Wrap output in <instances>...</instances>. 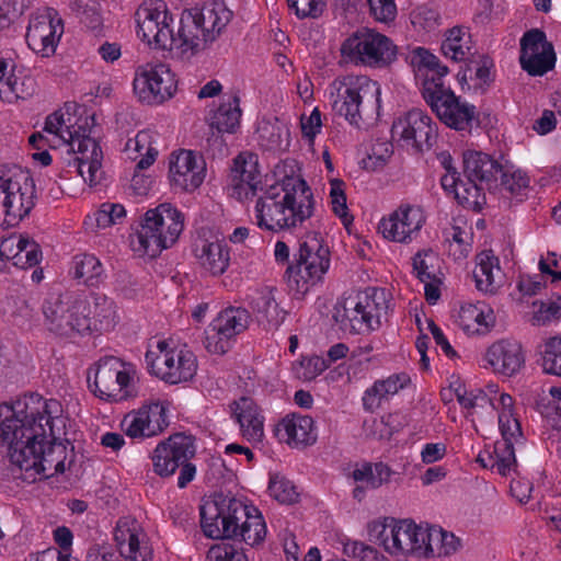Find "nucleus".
<instances>
[{
  "label": "nucleus",
  "instance_id": "f257e3e1",
  "mask_svg": "<svg viewBox=\"0 0 561 561\" xmlns=\"http://www.w3.org/2000/svg\"><path fill=\"white\" fill-rule=\"evenodd\" d=\"M66 417L58 400L28 393L12 403H0V440L7 457L28 482L66 470Z\"/></svg>",
  "mask_w": 561,
  "mask_h": 561
},
{
  "label": "nucleus",
  "instance_id": "f03ea898",
  "mask_svg": "<svg viewBox=\"0 0 561 561\" xmlns=\"http://www.w3.org/2000/svg\"><path fill=\"white\" fill-rule=\"evenodd\" d=\"M232 16V11L218 0L201 9L184 10L178 33L174 34L170 26L173 18L161 0L140 5L135 13L137 34L144 42L159 49H179L191 56L214 43Z\"/></svg>",
  "mask_w": 561,
  "mask_h": 561
},
{
  "label": "nucleus",
  "instance_id": "7ed1b4c3",
  "mask_svg": "<svg viewBox=\"0 0 561 561\" xmlns=\"http://www.w3.org/2000/svg\"><path fill=\"white\" fill-rule=\"evenodd\" d=\"M201 527L213 539H238L251 547L261 543L266 536L262 514L254 506L245 505L231 493L218 492L201 507Z\"/></svg>",
  "mask_w": 561,
  "mask_h": 561
},
{
  "label": "nucleus",
  "instance_id": "20e7f679",
  "mask_svg": "<svg viewBox=\"0 0 561 561\" xmlns=\"http://www.w3.org/2000/svg\"><path fill=\"white\" fill-rule=\"evenodd\" d=\"M314 211L311 188L301 178L286 176L282 184L266 188L255 203L256 224L273 232L301 225Z\"/></svg>",
  "mask_w": 561,
  "mask_h": 561
},
{
  "label": "nucleus",
  "instance_id": "39448f33",
  "mask_svg": "<svg viewBox=\"0 0 561 561\" xmlns=\"http://www.w3.org/2000/svg\"><path fill=\"white\" fill-rule=\"evenodd\" d=\"M380 85L366 76H347L337 82L333 111L351 125L375 121L380 110Z\"/></svg>",
  "mask_w": 561,
  "mask_h": 561
},
{
  "label": "nucleus",
  "instance_id": "423d86ee",
  "mask_svg": "<svg viewBox=\"0 0 561 561\" xmlns=\"http://www.w3.org/2000/svg\"><path fill=\"white\" fill-rule=\"evenodd\" d=\"M183 230L182 214L169 203L146 211L144 220L131 239L135 252L150 257L172 247Z\"/></svg>",
  "mask_w": 561,
  "mask_h": 561
},
{
  "label": "nucleus",
  "instance_id": "0eeeda50",
  "mask_svg": "<svg viewBox=\"0 0 561 561\" xmlns=\"http://www.w3.org/2000/svg\"><path fill=\"white\" fill-rule=\"evenodd\" d=\"M42 311L45 325L60 336H72L91 330V309L87 297L76 291L49 293Z\"/></svg>",
  "mask_w": 561,
  "mask_h": 561
},
{
  "label": "nucleus",
  "instance_id": "6e6552de",
  "mask_svg": "<svg viewBox=\"0 0 561 561\" xmlns=\"http://www.w3.org/2000/svg\"><path fill=\"white\" fill-rule=\"evenodd\" d=\"M195 455V436L185 432L174 433L153 449V472L161 478H169L179 470L178 486L184 489L196 476V466L192 462Z\"/></svg>",
  "mask_w": 561,
  "mask_h": 561
},
{
  "label": "nucleus",
  "instance_id": "1a4fd4ad",
  "mask_svg": "<svg viewBox=\"0 0 561 561\" xmlns=\"http://www.w3.org/2000/svg\"><path fill=\"white\" fill-rule=\"evenodd\" d=\"M294 257L286 271L288 287L295 296H304L329 270L330 251L321 236L311 232L300 242Z\"/></svg>",
  "mask_w": 561,
  "mask_h": 561
},
{
  "label": "nucleus",
  "instance_id": "9d476101",
  "mask_svg": "<svg viewBox=\"0 0 561 561\" xmlns=\"http://www.w3.org/2000/svg\"><path fill=\"white\" fill-rule=\"evenodd\" d=\"M387 310L385 290L373 289L371 294L358 293L337 302L333 319L344 332L365 333L379 328L380 318Z\"/></svg>",
  "mask_w": 561,
  "mask_h": 561
},
{
  "label": "nucleus",
  "instance_id": "9b49d317",
  "mask_svg": "<svg viewBox=\"0 0 561 561\" xmlns=\"http://www.w3.org/2000/svg\"><path fill=\"white\" fill-rule=\"evenodd\" d=\"M37 193L31 173L16 168L0 178V228L18 226L35 207Z\"/></svg>",
  "mask_w": 561,
  "mask_h": 561
},
{
  "label": "nucleus",
  "instance_id": "f8f14e48",
  "mask_svg": "<svg viewBox=\"0 0 561 561\" xmlns=\"http://www.w3.org/2000/svg\"><path fill=\"white\" fill-rule=\"evenodd\" d=\"M436 80L426 81L422 89V95L439 121L458 131L470 133L473 127H479L481 122L476 106L461 102L450 87H446L444 82L439 81V78Z\"/></svg>",
  "mask_w": 561,
  "mask_h": 561
},
{
  "label": "nucleus",
  "instance_id": "ddd939ff",
  "mask_svg": "<svg viewBox=\"0 0 561 561\" xmlns=\"http://www.w3.org/2000/svg\"><path fill=\"white\" fill-rule=\"evenodd\" d=\"M343 57L369 67H386L397 58V46L386 35L371 31H357L341 45Z\"/></svg>",
  "mask_w": 561,
  "mask_h": 561
},
{
  "label": "nucleus",
  "instance_id": "4468645a",
  "mask_svg": "<svg viewBox=\"0 0 561 561\" xmlns=\"http://www.w3.org/2000/svg\"><path fill=\"white\" fill-rule=\"evenodd\" d=\"M369 535L376 537L390 554H414L420 557L424 545V526L412 519H390L388 524L375 522L369 525Z\"/></svg>",
  "mask_w": 561,
  "mask_h": 561
},
{
  "label": "nucleus",
  "instance_id": "2eb2a0df",
  "mask_svg": "<svg viewBox=\"0 0 561 561\" xmlns=\"http://www.w3.org/2000/svg\"><path fill=\"white\" fill-rule=\"evenodd\" d=\"M133 87L140 102L161 104L175 93L176 80L168 65L146 64L136 70Z\"/></svg>",
  "mask_w": 561,
  "mask_h": 561
},
{
  "label": "nucleus",
  "instance_id": "dca6fc26",
  "mask_svg": "<svg viewBox=\"0 0 561 561\" xmlns=\"http://www.w3.org/2000/svg\"><path fill=\"white\" fill-rule=\"evenodd\" d=\"M147 368L169 385H178L193 379L197 371V359L188 350H178L156 354L148 351L145 356Z\"/></svg>",
  "mask_w": 561,
  "mask_h": 561
},
{
  "label": "nucleus",
  "instance_id": "f3484780",
  "mask_svg": "<svg viewBox=\"0 0 561 561\" xmlns=\"http://www.w3.org/2000/svg\"><path fill=\"white\" fill-rule=\"evenodd\" d=\"M249 311L241 307H229L219 312L205 331V348L222 355L231 348L236 335L244 332L250 323Z\"/></svg>",
  "mask_w": 561,
  "mask_h": 561
},
{
  "label": "nucleus",
  "instance_id": "a211bd4d",
  "mask_svg": "<svg viewBox=\"0 0 561 561\" xmlns=\"http://www.w3.org/2000/svg\"><path fill=\"white\" fill-rule=\"evenodd\" d=\"M391 138L402 147H411L421 152L433 147L436 140V126L428 115L413 108L393 121Z\"/></svg>",
  "mask_w": 561,
  "mask_h": 561
},
{
  "label": "nucleus",
  "instance_id": "6ab92c4d",
  "mask_svg": "<svg viewBox=\"0 0 561 561\" xmlns=\"http://www.w3.org/2000/svg\"><path fill=\"white\" fill-rule=\"evenodd\" d=\"M129 381L125 364L116 356H104L96 363L94 381L89 383V388L102 400L118 402L130 396Z\"/></svg>",
  "mask_w": 561,
  "mask_h": 561
},
{
  "label": "nucleus",
  "instance_id": "aec40b11",
  "mask_svg": "<svg viewBox=\"0 0 561 561\" xmlns=\"http://www.w3.org/2000/svg\"><path fill=\"white\" fill-rule=\"evenodd\" d=\"M170 425L169 403L152 401L127 413L122 427L131 438H150L162 434Z\"/></svg>",
  "mask_w": 561,
  "mask_h": 561
},
{
  "label": "nucleus",
  "instance_id": "412c9836",
  "mask_svg": "<svg viewBox=\"0 0 561 561\" xmlns=\"http://www.w3.org/2000/svg\"><path fill=\"white\" fill-rule=\"evenodd\" d=\"M64 33L62 20L55 9L47 8L31 19L25 35L28 47L43 57L51 56Z\"/></svg>",
  "mask_w": 561,
  "mask_h": 561
},
{
  "label": "nucleus",
  "instance_id": "4be33fe9",
  "mask_svg": "<svg viewBox=\"0 0 561 561\" xmlns=\"http://www.w3.org/2000/svg\"><path fill=\"white\" fill-rule=\"evenodd\" d=\"M425 217L420 207L402 205L388 218H383L378 226L386 239L396 242H408L420 231Z\"/></svg>",
  "mask_w": 561,
  "mask_h": 561
},
{
  "label": "nucleus",
  "instance_id": "5701e85b",
  "mask_svg": "<svg viewBox=\"0 0 561 561\" xmlns=\"http://www.w3.org/2000/svg\"><path fill=\"white\" fill-rule=\"evenodd\" d=\"M169 178L171 184L181 191L193 192L203 183L205 163L190 150L171 154Z\"/></svg>",
  "mask_w": 561,
  "mask_h": 561
},
{
  "label": "nucleus",
  "instance_id": "b1692460",
  "mask_svg": "<svg viewBox=\"0 0 561 561\" xmlns=\"http://www.w3.org/2000/svg\"><path fill=\"white\" fill-rule=\"evenodd\" d=\"M485 359L495 373L506 377L515 376L525 365L522 345L508 340L493 343L485 353Z\"/></svg>",
  "mask_w": 561,
  "mask_h": 561
},
{
  "label": "nucleus",
  "instance_id": "393cba45",
  "mask_svg": "<svg viewBox=\"0 0 561 561\" xmlns=\"http://www.w3.org/2000/svg\"><path fill=\"white\" fill-rule=\"evenodd\" d=\"M0 255L22 270L37 265L43 257L39 244L23 234L0 239Z\"/></svg>",
  "mask_w": 561,
  "mask_h": 561
},
{
  "label": "nucleus",
  "instance_id": "a878e982",
  "mask_svg": "<svg viewBox=\"0 0 561 561\" xmlns=\"http://www.w3.org/2000/svg\"><path fill=\"white\" fill-rule=\"evenodd\" d=\"M502 167L488 153L480 151L463 153V173L467 180L484 183L489 188L497 187Z\"/></svg>",
  "mask_w": 561,
  "mask_h": 561
},
{
  "label": "nucleus",
  "instance_id": "bb28decb",
  "mask_svg": "<svg viewBox=\"0 0 561 561\" xmlns=\"http://www.w3.org/2000/svg\"><path fill=\"white\" fill-rule=\"evenodd\" d=\"M73 151L79 154L75 162L80 176L90 186L99 184L103 178V152L99 142L94 138L80 139Z\"/></svg>",
  "mask_w": 561,
  "mask_h": 561
},
{
  "label": "nucleus",
  "instance_id": "cd10ccee",
  "mask_svg": "<svg viewBox=\"0 0 561 561\" xmlns=\"http://www.w3.org/2000/svg\"><path fill=\"white\" fill-rule=\"evenodd\" d=\"M139 526L133 522L129 526L127 522H118L114 533V538L119 549L121 557L127 561H149L152 551L147 543L139 539Z\"/></svg>",
  "mask_w": 561,
  "mask_h": 561
},
{
  "label": "nucleus",
  "instance_id": "c85d7f7f",
  "mask_svg": "<svg viewBox=\"0 0 561 561\" xmlns=\"http://www.w3.org/2000/svg\"><path fill=\"white\" fill-rule=\"evenodd\" d=\"M313 424L309 415H288L277 425V435L289 445H312L317 440Z\"/></svg>",
  "mask_w": 561,
  "mask_h": 561
},
{
  "label": "nucleus",
  "instance_id": "c756f323",
  "mask_svg": "<svg viewBox=\"0 0 561 561\" xmlns=\"http://www.w3.org/2000/svg\"><path fill=\"white\" fill-rule=\"evenodd\" d=\"M194 253L199 265L213 276L221 275L229 266V249L219 241L201 240L195 244Z\"/></svg>",
  "mask_w": 561,
  "mask_h": 561
},
{
  "label": "nucleus",
  "instance_id": "7c9ffc66",
  "mask_svg": "<svg viewBox=\"0 0 561 561\" xmlns=\"http://www.w3.org/2000/svg\"><path fill=\"white\" fill-rule=\"evenodd\" d=\"M233 415L240 424L243 436L249 440H260L263 436V417L255 402L248 397H241L233 402Z\"/></svg>",
  "mask_w": 561,
  "mask_h": 561
},
{
  "label": "nucleus",
  "instance_id": "2f4dec72",
  "mask_svg": "<svg viewBox=\"0 0 561 561\" xmlns=\"http://www.w3.org/2000/svg\"><path fill=\"white\" fill-rule=\"evenodd\" d=\"M251 308L265 330L278 328L285 319V312L278 308L272 290L256 293L251 299Z\"/></svg>",
  "mask_w": 561,
  "mask_h": 561
},
{
  "label": "nucleus",
  "instance_id": "473e14b6",
  "mask_svg": "<svg viewBox=\"0 0 561 561\" xmlns=\"http://www.w3.org/2000/svg\"><path fill=\"white\" fill-rule=\"evenodd\" d=\"M260 183V173L256 171V163L252 161L248 162L242 156H238L234 159V165L230 174V184L233 188L239 195L243 192L248 198L249 195H256L257 185Z\"/></svg>",
  "mask_w": 561,
  "mask_h": 561
},
{
  "label": "nucleus",
  "instance_id": "72a5a7b5",
  "mask_svg": "<svg viewBox=\"0 0 561 561\" xmlns=\"http://www.w3.org/2000/svg\"><path fill=\"white\" fill-rule=\"evenodd\" d=\"M476 267L472 277L476 288L484 294H494L497 285L494 279V270L500 272L499 259L491 250L482 251L476 257Z\"/></svg>",
  "mask_w": 561,
  "mask_h": 561
},
{
  "label": "nucleus",
  "instance_id": "f704fd0d",
  "mask_svg": "<svg viewBox=\"0 0 561 561\" xmlns=\"http://www.w3.org/2000/svg\"><path fill=\"white\" fill-rule=\"evenodd\" d=\"M256 133L259 142L265 150L285 151L289 147V129L278 118H275L274 122L263 121Z\"/></svg>",
  "mask_w": 561,
  "mask_h": 561
},
{
  "label": "nucleus",
  "instance_id": "c9c22d12",
  "mask_svg": "<svg viewBox=\"0 0 561 561\" xmlns=\"http://www.w3.org/2000/svg\"><path fill=\"white\" fill-rule=\"evenodd\" d=\"M240 117V99L234 94L227 102L221 103L213 113L210 127L218 133H234L239 127Z\"/></svg>",
  "mask_w": 561,
  "mask_h": 561
},
{
  "label": "nucleus",
  "instance_id": "e433bc0d",
  "mask_svg": "<svg viewBox=\"0 0 561 561\" xmlns=\"http://www.w3.org/2000/svg\"><path fill=\"white\" fill-rule=\"evenodd\" d=\"M470 39L471 35L466 28L455 26L447 31L442 43V51L454 61H463L472 55Z\"/></svg>",
  "mask_w": 561,
  "mask_h": 561
},
{
  "label": "nucleus",
  "instance_id": "4c0bfd02",
  "mask_svg": "<svg viewBox=\"0 0 561 561\" xmlns=\"http://www.w3.org/2000/svg\"><path fill=\"white\" fill-rule=\"evenodd\" d=\"M75 278L82 279L87 286H99L105 278L104 268L98 257L92 254H79L72 260Z\"/></svg>",
  "mask_w": 561,
  "mask_h": 561
},
{
  "label": "nucleus",
  "instance_id": "58836bf2",
  "mask_svg": "<svg viewBox=\"0 0 561 561\" xmlns=\"http://www.w3.org/2000/svg\"><path fill=\"white\" fill-rule=\"evenodd\" d=\"M392 473L391 468L383 462H365L362 467L353 470L352 477L356 482L364 483L366 488L374 490L388 483Z\"/></svg>",
  "mask_w": 561,
  "mask_h": 561
},
{
  "label": "nucleus",
  "instance_id": "ea45409f",
  "mask_svg": "<svg viewBox=\"0 0 561 561\" xmlns=\"http://www.w3.org/2000/svg\"><path fill=\"white\" fill-rule=\"evenodd\" d=\"M94 327L100 331H110L117 323L115 302L103 294H92Z\"/></svg>",
  "mask_w": 561,
  "mask_h": 561
},
{
  "label": "nucleus",
  "instance_id": "a19ab883",
  "mask_svg": "<svg viewBox=\"0 0 561 561\" xmlns=\"http://www.w3.org/2000/svg\"><path fill=\"white\" fill-rule=\"evenodd\" d=\"M412 265L420 282L442 276L439 255L432 249L419 251L412 259Z\"/></svg>",
  "mask_w": 561,
  "mask_h": 561
},
{
  "label": "nucleus",
  "instance_id": "79ce46f5",
  "mask_svg": "<svg viewBox=\"0 0 561 561\" xmlns=\"http://www.w3.org/2000/svg\"><path fill=\"white\" fill-rule=\"evenodd\" d=\"M519 62L523 70L527 71L530 76H543L556 64V54L553 45H546L545 50L528 56H519Z\"/></svg>",
  "mask_w": 561,
  "mask_h": 561
},
{
  "label": "nucleus",
  "instance_id": "37998d69",
  "mask_svg": "<svg viewBox=\"0 0 561 561\" xmlns=\"http://www.w3.org/2000/svg\"><path fill=\"white\" fill-rule=\"evenodd\" d=\"M545 373L561 377V336H552L538 346Z\"/></svg>",
  "mask_w": 561,
  "mask_h": 561
},
{
  "label": "nucleus",
  "instance_id": "c03bdc74",
  "mask_svg": "<svg viewBox=\"0 0 561 561\" xmlns=\"http://www.w3.org/2000/svg\"><path fill=\"white\" fill-rule=\"evenodd\" d=\"M499 180L502 188L518 201H523L527 196L529 179L522 170H513V168L503 165Z\"/></svg>",
  "mask_w": 561,
  "mask_h": 561
},
{
  "label": "nucleus",
  "instance_id": "a18cd8bd",
  "mask_svg": "<svg viewBox=\"0 0 561 561\" xmlns=\"http://www.w3.org/2000/svg\"><path fill=\"white\" fill-rule=\"evenodd\" d=\"M455 197L465 208L474 211H480L485 205V194L476 181L467 180L458 183Z\"/></svg>",
  "mask_w": 561,
  "mask_h": 561
},
{
  "label": "nucleus",
  "instance_id": "49530a36",
  "mask_svg": "<svg viewBox=\"0 0 561 561\" xmlns=\"http://www.w3.org/2000/svg\"><path fill=\"white\" fill-rule=\"evenodd\" d=\"M494 455L492 468H496L501 476H507L512 467L516 466L513 442L508 439L497 440L494 445Z\"/></svg>",
  "mask_w": 561,
  "mask_h": 561
},
{
  "label": "nucleus",
  "instance_id": "de8ad7c7",
  "mask_svg": "<svg viewBox=\"0 0 561 561\" xmlns=\"http://www.w3.org/2000/svg\"><path fill=\"white\" fill-rule=\"evenodd\" d=\"M268 491L275 500L283 504H293L299 497L295 484L287 478L278 474L271 478Z\"/></svg>",
  "mask_w": 561,
  "mask_h": 561
},
{
  "label": "nucleus",
  "instance_id": "09e8293b",
  "mask_svg": "<svg viewBox=\"0 0 561 561\" xmlns=\"http://www.w3.org/2000/svg\"><path fill=\"white\" fill-rule=\"evenodd\" d=\"M330 197L333 213L342 220L344 227L348 229L354 218L348 214L346 195L341 180L335 179L331 181Z\"/></svg>",
  "mask_w": 561,
  "mask_h": 561
},
{
  "label": "nucleus",
  "instance_id": "8fccbe9b",
  "mask_svg": "<svg viewBox=\"0 0 561 561\" xmlns=\"http://www.w3.org/2000/svg\"><path fill=\"white\" fill-rule=\"evenodd\" d=\"M415 54L420 58V66H423L426 69L422 88L430 79L437 81L436 78H439V81L444 82V77L447 75L448 68L440 65L439 59L425 48H416Z\"/></svg>",
  "mask_w": 561,
  "mask_h": 561
},
{
  "label": "nucleus",
  "instance_id": "3c124183",
  "mask_svg": "<svg viewBox=\"0 0 561 561\" xmlns=\"http://www.w3.org/2000/svg\"><path fill=\"white\" fill-rule=\"evenodd\" d=\"M208 561H248L242 548L237 545L222 541L213 545L207 552Z\"/></svg>",
  "mask_w": 561,
  "mask_h": 561
},
{
  "label": "nucleus",
  "instance_id": "603ef678",
  "mask_svg": "<svg viewBox=\"0 0 561 561\" xmlns=\"http://www.w3.org/2000/svg\"><path fill=\"white\" fill-rule=\"evenodd\" d=\"M533 306L538 307L531 319L535 325H546L550 321L561 318V296L556 300L534 301Z\"/></svg>",
  "mask_w": 561,
  "mask_h": 561
},
{
  "label": "nucleus",
  "instance_id": "864d4df0",
  "mask_svg": "<svg viewBox=\"0 0 561 561\" xmlns=\"http://www.w3.org/2000/svg\"><path fill=\"white\" fill-rule=\"evenodd\" d=\"M94 216L99 228H107L119 224L125 218L126 210L121 204L104 203Z\"/></svg>",
  "mask_w": 561,
  "mask_h": 561
},
{
  "label": "nucleus",
  "instance_id": "5fc2aeb1",
  "mask_svg": "<svg viewBox=\"0 0 561 561\" xmlns=\"http://www.w3.org/2000/svg\"><path fill=\"white\" fill-rule=\"evenodd\" d=\"M443 529L436 526H424V545L421 547L420 557H442Z\"/></svg>",
  "mask_w": 561,
  "mask_h": 561
},
{
  "label": "nucleus",
  "instance_id": "6e6d98bb",
  "mask_svg": "<svg viewBox=\"0 0 561 561\" xmlns=\"http://www.w3.org/2000/svg\"><path fill=\"white\" fill-rule=\"evenodd\" d=\"M79 121H72V127H67L60 135L62 141L70 145L71 150H75V144L80 139L91 138V125L94 124V116L85 117L82 124H79Z\"/></svg>",
  "mask_w": 561,
  "mask_h": 561
},
{
  "label": "nucleus",
  "instance_id": "4d7b16f0",
  "mask_svg": "<svg viewBox=\"0 0 561 561\" xmlns=\"http://www.w3.org/2000/svg\"><path fill=\"white\" fill-rule=\"evenodd\" d=\"M546 45H552L547 41L546 34L539 28L527 31L520 39V56H528L545 50Z\"/></svg>",
  "mask_w": 561,
  "mask_h": 561
},
{
  "label": "nucleus",
  "instance_id": "13d9d810",
  "mask_svg": "<svg viewBox=\"0 0 561 561\" xmlns=\"http://www.w3.org/2000/svg\"><path fill=\"white\" fill-rule=\"evenodd\" d=\"M298 19H318L322 15L325 3L323 0H287Z\"/></svg>",
  "mask_w": 561,
  "mask_h": 561
},
{
  "label": "nucleus",
  "instance_id": "bf43d9fd",
  "mask_svg": "<svg viewBox=\"0 0 561 561\" xmlns=\"http://www.w3.org/2000/svg\"><path fill=\"white\" fill-rule=\"evenodd\" d=\"M329 367L327 359L320 356H311L304 358L296 369V375L302 380H312Z\"/></svg>",
  "mask_w": 561,
  "mask_h": 561
},
{
  "label": "nucleus",
  "instance_id": "052dcab7",
  "mask_svg": "<svg viewBox=\"0 0 561 561\" xmlns=\"http://www.w3.org/2000/svg\"><path fill=\"white\" fill-rule=\"evenodd\" d=\"M151 135L147 130H140L136 137H135V149L138 152H141L142 149H146V154L144 158H141L138 163L137 168L140 170H145L149 168L156 160V157L158 154V151L151 147H147V145H150Z\"/></svg>",
  "mask_w": 561,
  "mask_h": 561
},
{
  "label": "nucleus",
  "instance_id": "680f3d73",
  "mask_svg": "<svg viewBox=\"0 0 561 561\" xmlns=\"http://www.w3.org/2000/svg\"><path fill=\"white\" fill-rule=\"evenodd\" d=\"M412 23L425 31H433L438 25L439 14L436 10L422 5L411 14Z\"/></svg>",
  "mask_w": 561,
  "mask_h": 561
},
{
  "label": "nucleus",
  "instance_id": "e2e57ef3",
  "mask_svg": "<svg viewBox=\"0 0 561 561\" xmlns=\"http://www.w3.org/2000/svg\"><path fill=\"white\" fill-rule=\"evenodd\" d=\"M373 16L383 23L392 22L397 16L394 0H367Z\"/></svg>",
  "mask_w": 561,
  "mask_h": 561
},
{
  "label": "nucleus",
  "instance_id": "0e129e2a",
  "mask_svg": "<svg viewBox=\"0 0 561 561\" xmlns=\"http://www.w3.org/2000/svg\"><path fill=\"white\" fill-rule=\"evenodd\" d=\"M8 61L0 58V99L8 103L14 102V84L16 83V76L14 73L8 75Z\"/></svg>",
  "mask_w": 561,
  "mask_h": 561
},
{
  "label": "nucleus",
  "instance_id": "69168bd1",
  "mask_svg": "<svg viewBox=\"0 0 561 561\" xmlns=\"http://www.w3.org/2000/svg\"><path fill=\"white\" fill-rule=\"evenodd\" d=\"M499 424L502 434V439L512 440L522 436V428L518 420L513 416V413L501 412L499 414Z\"/></svg>",
  "mask_w": 561,
  "mask_h": 561
},
{
  "label": "nucleus",
  "instance_id": "338daca9",
  "mask_svg": "<svg viewBox=\"0 0 561 561\" xmlns=\"http://www.w3.org/2000/svg\"><path fill=\"white\" fill-rule=\"evenodd\" d=\"M301 131L304 137L312 140L320 133L322 122L321 112L314 107L309 116L302 115L300 118Z\"/></svg>",
  "mask_w": 561,
  "mask_h": 561
},
{
  "label": "nucleus",
  "instance_id": "774afa93",
  "mask_svg": "<svg viewBox=\"0 0 561 561\" xmlns=\"http://www.w3.org/2000/svg\"><path fill=\"white\" fill-rule=\"evenodd\" d=\"M67 127H72V119L65 117L61 111H56L46 117L44 131L60 136Z\"/></svg>",
  "mask_w": 561,
  "mask_h": 561
}]
</instances>
